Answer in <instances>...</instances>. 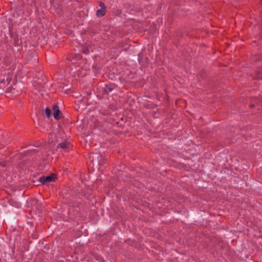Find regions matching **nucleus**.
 I'll list each match as a JSON object with an SVG mask.
<instances>
[{
	"mask_svg": "<svg viewBox=\"0 0 262 262\" xmlns=\"http://www.w3.org/2000/svg\"><path fill=\"white\" fill-rule=\"evenodd\" d=\"M56 178V175L54 173H52L48 176H42L39 179V182L43 185H47L49 183L55 181Z\"/></svg>",
	"mask_w": 262,
	"mask_h": 262,
	"instance_id": "obj_1",
	"label": "nucleus"
},
{
	"mask_svg": "<svg viewBox=\"0 0 262 262\" xmlns=\"http://www.w3.org/2000/svg\"><path fill=\"white\" fill-rule=\"evenodd\" d=\"M51 110L49 109L48 107H47L45 110V115L49 118L51 117Z\"/></svg>",
	"mask_w": 262,
	"mask_h": 262,
	"instance_id": "obj_6",
	"label": "nucleus"
},
{
	"mask_svg": "<svg viewBox=\"0 0 262 262\" xmlns=\"http://www.w3.org/2000/svg\"><path fill=\"white\" fill-rule=\"evenodd\" d=\"M257 56H258L257 57H256V56L253 57L252 58V60L253 61H257V60L262 59V56L260 57L259 55H258Z\"/></svg>",
	"mask_w": 262,
	"mask_h": 262,
	"instance_id": "obj_9",
	"label": "nucleus"
},
{
	"mask_svg": "<svg viewBox=\"0 0 262 262\" xmlns=\"http://www.w3.org/2000/svg\"><path fill=\"white\" fill-rule=\"evenodd\" d=\"M69 145H70V143L69 142L65 141V142L59 143L57 145V147L58 148H60L66 150L67 148H69Z\"/></svg>",
	"mask_w": 262,
	"mask_h": 262,
	"instance_id": "obj_4",
	"label": "nucleus"
},
{
	"mask_svg": "<svg viewBox=\"0 0 262 262\" xmlns=\"http://www.w3.org/2000/svg\"><path fill=\"white\" fill-rule=\"evenodd\" d=\"M61 8L60 7V6H59H59H58V10L59 11H58V12H60V11L61 10Z\"/></svg>",
	"mask_w": 262,
	"mask_h": 262,
	"instance_id": "obj_14",
	"label": "nucleus"
},
{
	"mask_svg": "<svg viewBox=\"0 0 262 262\" xmlns=\"http://www.w3.org/2000/svg\"><path fill=\"white\" fill-rule=\"evenodd\" d=\"M83 52L84 53H88L89 52V50L88 49L83 50Z\"/></svg>",
	"mask_w": 262,
	"mask_h": 262,
	"instance_id": "obj_13",
	"label": "nucleus"
},
{
	"mask_svg": "<svg viewBox=\"0 0 262 262\" xmlns=\"http://www.w3.org/2000/svg\"><path fill=\"white\" fill-rule=\"evenodd\" d=\"M99 6L101 7L102 9H105V5L103 3L100 2Z\"/></svg>",
	"mask_w": 262,
	"mask_h": 262,
	"instance_id": "obj_10",
	"label": "nucleus"
},
{
	"mask_svg": "<svg viewBox=\"0 0 262 262\" xmlns=\"http://www.w3.org/2000/svg\"><path fill=\"white\" fill-rule=\"evenodd\" d=\"M113 89V87L111 84H105L103 88V95H107L110 93Z\"/></svg>",
	"mask_w": 262,
	"mask_h": 262,
	"instance_id": "obj_3",
	"label": "nucleus"
},
{
	"mask_svg": "<svg viewBox=\"0 0 262 262\" xmlns=\"http://www.w3.org/2000/svg\"><path fill=\"white\" fill-rule=\"evenodd\" d=\"M37 151H38L36 149H30V150H28L25 151V155H29V154H31L32 152H36Z\"/></svg>",
	"mask_w": 262,
	"mask_h": 262,
	"instance_id": "obj_7",
	"label": "nucleus"
},
{
	"mask_svg": "<svg viewBox=\"0 0 262 262\" xmlns=\"http://www.w3.org/2000/svg\"><path fill=\"white\" fill-rule=\"evenodd\" d=\"M250 106L251 107H254V105L253 104H251V105H250Z\"/></svg>",
	"mask_w": 262,
	"mask_h": 262,
	"instance_id": "obj_15",
	"label": "nucleus"
},
{
	"mask_svg": "<svg viewBox=\"0 0 262 262\" xmlns=\"http://www.w3.org/2000/svg\"><path fill=\"white\" fill-rule=\"evenodd\" d=\"M13 89V88L12 86H9L7 89V92H11L12 91Z\"/></svg>",
	"mask_w": 262,
	"mask_h": 262,
	"instance_id": "obj_11",
	"label": "nucleus"
},
{
	"mask_svg": "<svg viewBox=\"0 0 262 262\" xmlns=\"http://www.w3.org/2000/svg\"><path fill=\"white\" fill-rule=\"evenodd\" d=\"M106 163L105 159L102 157H100V160L99 161V163L100 165H103Z\"/></svg>",
	"mask_w": 262,
	"mask_h": 262,
	"instance_id": "obj_8",
	"label": "nucleus"
},
{
	"mask_svg": "<svg viewBox=\"0 0 262 262\" xmlns=\"http://www.w3.org/2000/svg\"><path fill=\"white\" fill-rule=\"evenodd\" d=\"M1 165L3 166V167H5L6 165V162L5 161H2L1 162Z\"/></svg>",
	"mask_w": 262,
	"mask_h": 262,
	"instance_id": "obj_12",
	"label": "nucleus"
},
{
	"mask_svg": "<svg viewBox=\"0 0 262 262\" xmlns=\"http://www.w3.org/2000/svg\"><path fill=\"white\" fill-rule=\"evenodd\" d=\"M105 14V9H101L98 10L96 12L97 16H103Z\"/></svg>",
	"mask_w": 262,
	"mask_h": 262,
	"instance_id": "obj_5",
	"label": "nucleus"
},
{
	"mask_svg": "<svg viewBox=\"0 0 262 262\" xmlns=\"http://www.w3.org/2000/svg\"><path fill=\"white\" fill-rule=\"evenodd\" d=\"M52 110L53 111L54 118L56 120L59 119V118H60L59 114H60V112L59 109V107L57 105H53Z\"/></svg>",
	"mask_w": 262,
	"mask_h": 262,
	"instance_id": "obj_2",
	"label": "nucleus"
}]
</instances>
